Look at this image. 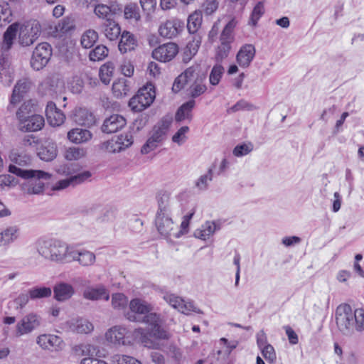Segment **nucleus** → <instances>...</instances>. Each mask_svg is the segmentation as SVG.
<instances>
[{"mask_svg":"<svg viewBox=\"0 0 364 364\" xmlns=\"http://www.w3.org/2000/svg\"><path fill=\"white\" fill-rule=\"evenodd\" d=\"M129 306L131 311L127 315L129 321L144 323L147 326V331L150 336L156 339L168 338V333L161 326L160 316L151 312L153 309L151 304L144 299L135 298L129 301Z\"/></svg>","mask_w":364,"mask_h":364,"instance_id":"nucleus-1","label":"nucleus"},{"mask_svg":"<svg viewBox=\"0 0 364 364\" xmlns=\"http://www.w3.org/2000/svg\"><path fill=\"white\" fill-rule=\"evenodd\" d=\"M41 26L36 20L27 21L23 24L14 23L11 24L4 33L1 49L4 51L9 50L14 39L18 35V41L22 46H30L39 37Z\"/></svg>","mask_w":364,"mask_h":364,"instance_id":"nucleus-2","label":"nucleus"},{"mask_svg":"<svg viewBox=\"0 0 364 364\" xmlns=\"http://www.w3.org/2000/svg\"><path fill=\"white\" fill-rule=\"evenodd\" d=\"M335 318L338 330L343 335L353 336L355 332L364 331V309L362 308L353 311L349 304H341L336 308Z\"/></svg>","mask_w":364,"mask_h":364,"instance_id":"nucleus-3","label":"nucleus"},{"mask_svg":"<svg viewBox=\"0 0 364 364\" xmlns=\"http://www.w3.org/2000/svg\"><path fill=\"white\" fill-rule=\"evenodd\" d=\"M72 245L55 238L38 239L36 249L38 255L46 260L58 263H69Z\"/></svg>","mask_w":364,"mask_h":364,"instance_id":"nucleus-4","label":"nucleus"},{"mask_svg":"<svg viewBox=\"0 0 364 364\" xmlns=\"http://www.w3.org/2000/svg\"><path fill=\"white\" fill-rule=\"evenodd\" d=\"M205 77L199 65L189 67L175 79L172 90L178 92L186 85H189L188 95L193 98L198 97L207 90Z\"/></svg>","mask_w":364,"mask_h":364,"instance_id":"nucleus-5","label":"nucleus"},{"mask_svg":"<svg viewBox=\"0 0 364 364\" xmlns=\"http://www.w3.org/2000/svg\"><path fill=\"white\" fill-rule=\"evenodd\" d=\"M9 171L28 181L23 183V190L28 194L38 195L43 193L45 184L41 179L48 180L50 174L41 170H26L10 165Z\"/></svg>","mask_w":364,"mask_h":364,"instance_id":"nucleus-6","label":"nucleus"},{"mask_svg":"<svg viewBox=\"0 0 364 364\" xmlns=\"http://www.w3.org/2000/svg\"><path fill=\"white\" fill-rule=\"evenodd\" d=\"M171 208L168 203V198L163 197L159 201V210L157 211L155 225L159 233L164 238H176L177 225L173 222L171 216Z\"/></svg>","mask_w":364,"mask_h":364,"instance_id":"nucleus-7","label":"nucleus"},{"mask_svg":"<svg viewBox=\"0 0 364 364\" xmlns=\"http://www.w3.org/2000/svg\"><path fill=\"white\" fill-rule=\"evenodd\" d=\"M155 97L154 86L149 83L140 88L136 95L131 98L129 106L134 112H141L152 104Z\"/></svg>","mask_w":364,"mask_h":364,"instance_id":"nucleus-8","label":"nucleus"},{"mask_svg":"<svg viewBox=\"0 0 364 364\" xmlns=\"http://www.w3.org/2000/svg\"><path fill=\"white\" fill-rule=\"evenodd\" d=\"M73 350L77 355L85 356L80 360V364H109L101 359L105 355L101 354L97 346L90 343H82L75 346Z\"/></svg>","mask_w":364,"mask_h":364,"instance_id":"nucleus-9","label":"nucleus"},{"mask_svg":"<svg viewBox=\"0 0 364 364\" xmlns=\"http://www.w3.org/2000/svg\"><path fill=\"white\" fill-rule=\"evenodd\" d=\"M133 141V136L130 133H124L103 142L101 149L109 153H119L131 146Z\"/></svg>","mask_w":364,"mask_h":364,"instance_id":"nucleus-10","label":"nucleus"},{"mask_svg":"<svg viewBox=\"0 0 364 364\" xmlns=\"http://www.w3.org/2000/svg\"><path fill=\"white\" fill-rule=\"evenodd\" d=\"M29 104H26L20 107L16 112V117L19 120L21 129L25 132H36L42 129L44 126V118L40 114H32L31 117L25 118L23 111L28 107Z\"/></svg>","mask_w":364,"mask_h":364,"instance_id":"nucleus-11","label":"nucleus"},{"mask_svg":"<svg viewBox=\"0 0 364 364\" xmlns=\"http://www.w3.org/2000/svg\"><path fill=\"white\" fill-rule=\"evenodd\" d=\"M163 299L170 306L183 314L190 315L193 312L196 314H203V311L196 306L193 302L191 301H186L174 294L168 292L165 293L163 296Z\"/></svg>","mask_w":364,"mask_h":364,"instance_id":"nucleus-12","label":"nucleus"},{"mask_svg":"<svg viewBox=\"0 0 364 364\" xmlns=\"http://www.w3.org/2000/svg\"><path fill=\"white\" fill-rule=\"evenodd\" d=\"M168 125L164 122L154 126L146 142L141 147V152L149 154L154 150L165 139Z\"/></svg>","mask_w":364,"mask_h":364,"instance_id":"nucleus-13","label":"nucleus"},{"mask_svg":"<svg viewBox=\"0 0 364 364\" xmlns=\"http://www.w3.org/2000/svg\"><path fill=\"white\" fill-rule=\"evenodd\" d=\"M52 55L51 46L48 43H39L34 49L31 60V67L36 70L44 68Z\"/></svg>","mask_w":364,"mask_h":364,"instance_id":"nucleus-14","label":"nucleus"},{"mask_svg":"<svg viewBox=\"0 0 364 364\" xmlns=\"http://www.w3.org/2000/svg\"><path fill=\"white\" fill-rule=\"evenodd\" d=\"M41 316L36 313H28L16 323V336L21 337L31 333L41 325Z\"/></svg>","mask_w":364,"mask_h":364,"instance_id":"nucleus-15","label":"nucleus"},{"mask_svg":"<svg viewBox=\"0 0 364 364\" xmlns=\"http://www.w3.org/2000/svg\"><path fill=\"white\" fill-rule=\"evenodd\" d=\"M36 343L43 350L59 352L64 349L65 344L63 338L57 335L43 333L36 338Z\"/></svg>","mask_w":364,"mask_h":364,"instance_id":"nucleus-16","label":"nucleus"},{"mask_svg":"<svg viewBox=\"0 0 364 364\" xmlns=\"http://www.w3.org/2000/svg\"><path fill=\"white\" fill-rule=\"evenodd\" d=\"M129 331L124 326H114L105 333L106 341L114 346H127L130 344Z\"/></svg>","mask_w":364,"mask_h":364,"instance_id":"nucleus-17","label":"nucleus"},{"mask_svg":"<svg viewBox=\"0 0 364 364\" xmlns=\"http://www.w3.org/2000/svg\"><path fill=\"white\" fill-rule=\"evenodd\" d=\"M184 23L178 18H173L161 23L159 28L160 36L166 38L178 36L183 30Z\"/></svg>","mask_w":364,"mask_h":364,"instance_id":"nucleus-18","label":"nucleus"},{"mask_svg":"<svg viewBox=\"0 0 364 364\" xmlns=\"http://www.w3.org/2000/svg\"><path fill=\"white\" fill-rule=\"evenodd\" d=\"M178 52V46L174 43H167L159 46L152 51V57L161 62L173 60Z\"/></svg>","mask_w":364,"mask_h":364,"instance_id":"nucleus-19","label":"nucleus"},{"mask_svg":"<svg viewBox=\"0 0 364 364\" xmlns=\"http://www.w3.org/2000/svg\"><path fill=\"white\" fill-rule=\"evenodd\" d=\"M64 328L77 333H89L94 329L93 324L86 318L81 317L72 318L64 323Z\"/></svg>","mask_w":364,"mask_h":364,"instance_id":"nucleus-20","label":"nucleus"},{"mask_svg":"<svg viewBox=\"0 0 364 364\" xmlns=\"http://www.w3.org/2000/svg\"><path fill=\"white\" fill-rule=\"evenodd\" d=\"M95 260L96 257L92 252L87 250H77L72 245L69 263L77 262L82 267H89L94 264Z\"/></svg>","mask_w":364,"mask_h":364,"instance_id":"nucleus-21","label":"nucleus"},{"mask_svg":"<svg viewBox=\"0 0 364 364\" xmlns=\"http://www.w3.org/2000/svg\"><path fill=\"white\" fill-rule=\"evenodd\" d=\"M90 176L91 174L89 171H83L76 175L71 176L65 179L58 181L55 185H53L52 189L53 191H61L70 186H75L85 182Z\"/></svg>","mask_w":364,"mask_h":364,"instance_id":"nucleus-22","label":"nucleus"},{"mask_svg":"<svg viewBox=\"0 0 364 364\" xmlns=\"http://www.w3.org/2000/svg\"><path fill=\"white\" fill-rule=\"evenodd\" d=\"M83 297L90 301L109 299V293L108 289L102 284L95 287H88L83 291Z\"/></svg>","mask_w":364,"mask_h":364,"instance_id":"nucleus-23","label":"nucleus"},{"mask_svg":"<svg viewBox=\"0 0 364 364\" xmlns=\"http://www.w3.org/2000/svg\"><path fill=\"white\" fill-rule=\"evenodd\" d=\"M46 114L48 123L53 127L61 125L65 119V116L62 111L56 107L53 102H49L46 108Z\"/></svg>","mask_w":364,"mask_h":364,"instance_id":"nucleus-24","label":"nucleus"},{"mask_svg":"<svg viewBox=\"0 0 364 364\" xmlns=\"http://www.w3.org/2000/svg\"><path fill=\"white\" fill-rule=\"evenodd\" d=\"M255 48L252 44H245L238 51L236 59L239 65L242 68H247L255 55Z\"/></svg>","mask_w":364,"mask_h":364,"instance_id":"nucleus-25","label":"nucleus"},{"mask_svg":"<svg viewBox=\"0 0 364 364\" xmlns=\"http://www.w3.org/2000/svg\"><path fill=\"white\" fill-rule=\"evenodd\" d=\"M126 125V119L121 115L113 114L107 118L102 126V131L111 134L116 132Z\"/></svg>","mask_w":364,"mask_h":364,"instance_id":"nucleus-26","label":"nucleus"},{"mask_svg":"<svg viewBox=\"0 0 364 364\" xmlns=\"http://www.w3.org/2000/svg\"><path fill=\"white\" fill-rule=\"evenodd\" d=\"M58 149L55 142L50 139L43 141L38 155L41 160L50 161L57 156Z\"/></svg>","mask_w":364,"mask_h":364,"instance_id":"nucleus-27","label":"nucleus"},{"mask_svg":"<svg viewBox=\"0 0 364 364\" xmlns=\"http://www.w3.org/2000/svg\"><path fill=\"white\" fill-rule=\"evenodd\" d=\"M220 229L219 221H206L200 228L195 230L194 236L198 239L206 240Z\"/></svg>","mask_w":364,"mask_h":364,"instance_id":"nucleus-28","label":"nucleus"},{"mask_svg":"<svg viewBox=\"0 0 364 364\" xmlns=\"http://www.w3.org/2000/svg\"><path fill=\"white\" fill-rule=\"evenodd\" d=\"M54 297L58 301H65L70 299L75 294L73 287L65 282H60L53 288Z\"/></svg>","mask_w":364,"mask_h":364,"instance_id":"nucleus-29","label":"nucleus"},{"mask_svg":"<svg viewBox=\"0 0 364 364\" xmlns=\"http://www.w3.org/2000/svg\"><path fill=\"white\" fill-rule=\"evenodd\" d=\"M68 139L73 144H83L92 138V134L88 129L74 128L68 132Z\"/></svg>","mask_w":364,"mask_h":364,"instance_id":"nucleus-30","label":"nucleus"},{"mask_svg":"<svg viewBox=\"0 0 364 364\" xmlns=\"http://www.w3.org/2000/svg\"><path fill=\"white\" fill-rule=\"evenodd\" d=\"M30 87V82L27 79L19 80L15 85L11 97V104L16 105L19 103L27 92Z\"/></svg>","mask_w":364,"mask_h":364,"instance_id":"nucleus-31","label":"nucleus"},{"mask_svg":"<svg viewBox=\"0 0 364 364\" xmlns=\"http://www.w3.org/2000/svg\"><path fill=\"white\" fill-rule=\"evenodd\" d=\"M120 10L118 6H109L102 4L95 5L94 8L95 15L100 18L106 20V22L113 20L112 16Z\"/></svg>","mask_w":364,"mask_h":364,"instance_id":"nucleus-32","label":"nucleus"},{"mask_svg":"<svg viewBox=\"0 0 364 364\" xmlns=\"http://www.w3.org/2000/svg\"><path fill=\"white\" fill-rule=\"evenodd\" d=\"M74 118L76 123L87 127L92 126L95 123L94 114L86 108L76 109Z\"/></svg>","mask_w":364,"mask_h":364,"instance_id":"nucleus-33","label":"nucleus"},{"mask_svg":"<svg viewBox=\"0 0 364 364\" xmlns=\"http://www.w3.org/2000/svg\"><path fill=\"white\" fill-rule=\"evenodd\" d=\"M19 236V229L16 226H10L0 232V246H8Z\"/></svg>","mask_w":364,"mask_h":364,"instance_id":"nucleus-34","label":"nucleus"},{"mask_svg":"<svg viewBox=\"0 0 364 364\" xmlns=\"http://www.w3.org/2000/svg\"><path fill=\"white\" fill-rule=\"evenodd\" d=\"M136 46V41L133 34L128 31H124L121 35L119 43V50L121 53H125L133 50Z\"/></svg>","mask_w":364,"mask_h":364,"instance_id":"nucleus-35","label":"nucleus"},{"mask_svg":"<svg viewBox=\"0 0 364 364\" xmlns=\"http://www.w3.org/2000/svg\"><path fill=\"white\" fill-rule=\"evenodd\" d=\"M195 106V101L191 100L183 104L177 110L175 119L177 122H182L186 119L188 121L191 120L192 118V109Z\"/></svg>","mask_w":364,"mask_h":364,"instance_id":"nucleus-36","label":"nucleus"},{"mask_svg":"<svg viewBox=\"0 0 364 364\" xmlns=\"http://www.w3.org/2000/svg\"><path fill=\"white\" fill-rule=\"evenodd\" d=\"M202 12L196 10L190 14L187 19V29L190 33H196L202 23Z\"/></svg>","mask_w":364,"mask_h":364,"instance_id":"nucleus-37","label":"nucleus"},{"mask_svg":"<svg viewBox=\"0 0 364 364\" xmlns=\"http://www.w3.org/2000/svg\"><path fill=\"white\" fill-rule=\"evenodd\" d=\"M103 32L105 36L109 41H115L117 39L121 33L119 25L114 20L108 21L104 23Z\"/></svg>","mask_w":364,"mask_h":364,"instance_id":"nucleus-38","label":"nucleus"},{"mask_svg":"<svg viewBox=\"0 0 364 364\" xmlns=\"http://www.w3.org/2000/svg\"><path fill=\"white\" fill-rule=\"evenodd\" d=\"M129 90L130 87L129 82L124 78L119 79L114 82L112 85V92L117 98L127 95L129 93Z\"/></svg>","mask_w":364,"mask_h":364,"instance_id":"nucleus-39","label":"nucleus"},{"mask_svg":"<svg viewBox=\"0 0 364 364\" xmlns=\"http://www.w3.org/2000/svg\"><path fill=\"white\" fill-rule=\"evenodd\" d=\"M215 164H213L208 170L207 173L200 176L195 182L196 187L200 191H205L208 188L209 183L213 180V170Z\"/></svg>","mask_w":364,"mask_h":364,"instance_id":"nucleus-40","label":"nucleus"},{"mask_svg":"<svg viewBox=\"0 0 364 364\" xmlns=\"http://www.w3.org/2000/svg\"><path fill=\"white\" fill-rule=\"evenodd\" d=\"M98 40V33L95 30L89 29L85 31L80 39L81 45L85 48H92Z\"/></svg>","mask_w":364,"mask_h":364,"instance_id":"nucleus-41","label":"nucleus"},{"mask_svg":"<svg viewBox=\"0 0 364 364\" xmlns=\"http://www.w3.org/2000/svg\"><path fill=\"white\" fill-rule=\"evenodd\" d=\"M124 16L131 23H136L141 19L139 8L135 4H129L124 7Z\"/></svg>","mask_w":364,"mask_h":364,"instance_id":"nucleus-42","label":"nucleus"},{"mask_svg":"<svg viewBox=\"0 0 364 364\" xmlns=\"http://www.w3.org/2000/svg\"><path fill=\"white\" fill-rule=\"evenodd\" d=\"M114 66L112 63L108 62L102 65L99 70L100 80L105 85H108L112 77Z\"/></svg>","mask_w":364,"mask_h":364,"instance_id":"nucleus-43","label":"nucleus"},{"mask_svg":"<svg viewBox=\"0 0 364 364\" xmlns=\"http://www.w3.org/2000/svg\"><path fill=\"white\" fill-rule=\"evenodd\" d=\"M28 294L31 299H38L50 297L52 290L50 287H36L28 289Z\"/></svg>","mask_w":364,"mask_h":364,"instance_id":"nucleus-44","label":"nucleus"},{"mask_svg":"<svg viewBox=\"0 0 364 364\" xmlns=\"http://www.w3.org/2000/svg\"><path fill=\"white\" fill-rule=\"evenodd\" d=\"M85 149L77 146L69 147L65 152V158L68 161H77L85 156Z\"/></svg>","mask_w":364,"mask_h":364,"instance_id":"nucleus-45","label":"nucleus"},{"mask_svg":"<svg viewBox=\"0 0 364 364\" xmlns=\"http://www.w3.org/2000/svg\"><path fill=\"white\" fill-rule=\"evenodd\" d=\"M264 6L263 2L259 1L253 8L250 17L249 25L255 27L257 26L258 21L264 14Z\"/></svg>","mask_w":364,"mask_h":364,"instance_id":"nucleus-46","label":"nucleus"},{"mask_svg":"<svg viewBox=\"0 0 364 364\" xmlns=\"http://www.w3.org/2000/svg\"><path fill=\"white\" fill-rule=\"evenodd\" d=\"M108 53L109 50L106 46L100 45L90 51L89 57L92 61H100L104 60L108 55Z\"/></svg>","mask_w":364,"mask_h":364,"instance_id":"nucleus-47","label":"nucleus"},{"mask_svg":"<svg viewBox=\"0 0 364 364\" xmlns=\"http://www.w3.org/2000/svg\"><path fill=\"white\" fill-rule=\"evenodd\" d=\"M235 26L236 22L234 19L230 20L226 24L220 36V41L222 43H228L230 45V43L233 40L232 31Z\"/></svg>","mask_w":364,"mask_h":364,"instance_id":"nucleus-48","label":"nucleus"},{"mask_svg":"<svg viewBox=\"0 0 364 364\" xmlns=\"http://www.w3.org/2000/svg\"><path fill=\"white\" fill-rule=\"evenodd\" d=\"M10 160L14 163V166L18 165L21 166H24L30 164L31 163V157L28 154H19L16 151H12L9 155Z\"/></svg>","mask_w":364,"mask_h":364,"instance_id":"nucleus-49","label":"nucleus"},{"mask_svg":"<svg viewBox=\"0 0 364 364\" xmlns=\"http://www.w3.org/2000/svg\"><path fill=\"white\" fill-rule=\"evenodd\" d=\"M128 304L127 297L122 293H115L112 295V306L114 309H123Z\"/></svg>","mask_w":364,"mask_h":364,"instance_id":"nucleus-50","label":"nucleus"},{"mask_svg":"<svg viewBox=\"0 0 364 364\" xmlns=\"http://www.w3.org/2000/svg\"><path fill=\"white\" fill-rule=\"evenodd\" d=\"M112 364H141V363L134 357L126 355H114L111 358Z\"/></svg>","mask_w":364,"mask_h":364,"instance_id":"nucleus-51","label":"nucleus"},{"mask_svg":"<svg viewBox=\"0 0 364 364\" xmlns=\"http://www.w3.org/2000/svg\"><path fill=\"white\" fill-rule=\"evenodd\" d=\"M133 336L135 338L138 339L145 347L148 348H156L154 343L151 342L147 337V333L145 330L142 328H136L133 332Z\"/></svg>","mask_w":364,"mask_h":364,"instance_id":"nucleus-52","label":"nucleus"},{"mask_svg":"<svg viewBox=\"0 0 364 364\" xmlns=\"http://www.w3.org/2000/svg\"><path fill=\"white\" fill-rule=\"evenodd\" d=\"M223 72L224 68L221 65H214L211 70L209 76L210 83L213 86L218 85L223 74Z\"/></svg>","mask_w":364,"mask_h":364,"instance_id":"nucleus-53","label":"nucleus"},{"mask_svg":"<svg viewBox=\"0 0 364 364\" xmlns=\"http://www.w3.org/2000/svg\"><path fill=\"white\" fill-rule=\"evenodd\" d=\"M193 214L194 212H192L183 217L180 227L177 225L176 233L178 232V234L176 235V238H178L188 232L190 220L193 218Z\"/></svg>","mask_w":364,"mask_h":364,"instance_id":"nucleus-54","label":"nucleus"},{"mask_svg":"<svg viewBox=\"0 0 364 364\" xmlns=\"http://www.w3.org/2000/svg\"><path fill=\"white\" fill-rule=\"evenodd\" d=\"M256 107L245 100H239L236 104L232 106L229 109V112H237L242 110L252 111Z\"/></svg>","mask_w":364,"mask_h":364,"instance_id":"nucleus-55","label":"nucleus"},{"mask_svg":"<svg viewBox=\"0 0 364 364\" xmlns=\"http://www.w3.org/2000/svg\"><path fill=\"white\" fill-rule=\"evenodd\" d=\"M253 150V145L252 143L242 144L237 145L232 151L234 156L241 157L250 153Z\"/></svg>","mask_w":364,"mask_h":364,"instance_id":"nucleus-56","label":"nucleus"},{"mask_svg":"<svg viewBox=\"0 0 364 364\" xmlns=\"http://www.w3.org/2000/svg\"><path fill=\"white\" fill-rule=\"evenodd\" d=\"M189 128L187 126L181 127L177 132L173 136L172 141L178 145L183 144L187 139L186 134L188 132Z\"/></svg>","mask_w":364,"mask_h":364,"instance_id":"nucleus-57","label":"nucleus"},{"mask_svg":"<svg viewBox=\"0 0 364 364\" xmlns=\"http://www.w3.org/2000/svg\"><path fill=\"white\" fill-rule=\"evenodd\" d=\"M260 350L263 357L269 363H274L275 362L277 355L274 348L272 345L266 346Z\"/></svg>","mask_w":364,"mask_h":364,"instance_id":"nucleus-58","label":"nucleus"},{"mask_svg":"<svg viewBox=\"0 0 364 364\" xmlns=\"http://www.w3.org/2000/svg\"><path fill=\"white\" fill-rule=\"evenodd\" d=\"M230 50V45L228 43H222L220 46H218L217 54H216V58L218 60H222L223 59L225 58Z\"/></svg>","mask_w":364,"mask_h":364,"instance_id":"nucleus-59","label":"nucleus"},{"mask_svg":"<svg viewBox=\"0 0 364 364\" xmlns=\"http://www.w3.org/2000/svg\"><path fill=\"white\" fill-rule=\"evenodd\" d=\"M30 296L29 294H21L14 301L16 305V309H23L29 301Z\"/></svg>","mask_w":364,"mask_h":364,"instance_id":"nucleus-60","label":"nucleus"},{"mask_svg":"<svg viewBox=\"0 0 364 364\" xmlns=\"http://www.w3.org/2000/svg\"><path fill=\"white\" fill-rule=\"evenodd\" d=\"M122 73L126 77H131L134 71V65L130 61H124L121 64Z\"/></svg>","mask_w":364,"mask_h":364,"instance_id":"nucleus-61","label":"nucleus"},{"mask_svg":"<svg viewBox=\"0 0 364 364\" xmlns=\"http://www.w3.org/2000/svg\"><path fill=\"white\" fill-rule=\"evenodd\" d=\"M284 328L285 330L289 343L292 345L297 344L299 342L298 336L293 330V328L289 326H285Z\"/></svg>","mask_w":364,"mask_h":364,"instance_id":"nucleus-62","label":"nucleus"},{"mask_svg":"<svg viewBox=\"0 0 364 364\" xmlns=\"http://www.w3.org/2000/svg\"><path fill=\"white\" fill-rule=\"evenodd\" d=\"M11 15L10 8L8 4H0V21H9Z\"/></svg>","mask_w":364,"mask_h":364,"instance_id":"nucleus-63","label":"nucleus"},{"mask_svg":"<svg viewBox=\"0 0 364 364\" xmlns=\"http://www.w3.org/2000/svg\"><path fill=\"white\" fill-rule=\"evenodd\" d=\"M358 355L354 351H349L346 353L344 357L345 364H358Z\"/></svg>","mask_w":364,"mask_h":364,"instance_id":"nucleus-64","label":"nucleus"}]
</instances>
